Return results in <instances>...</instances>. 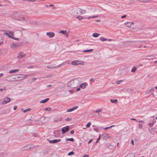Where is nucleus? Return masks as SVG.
Segmentation results:
<instances>
[{"label": "nucleus", "instance_id": "nucleus-1", "mask_svg": "<svg viewBox=\"0 0 157 157\" xmlns=\"http://www.w3.org/2000/svg\"><path fill=\"white\" fill-rule=\"evenodd\" d=\"M11 17L13 19L18 21H27L28 20V18H25L24 17H22L21 18L19 17V14L17 13H15L12 14V15L11 16Z\"/></svg>", "mask_w": 157, "mask_h": 157}, {"label": "nucleus", "instance_id": "nucleus-2", "mask_svg": "<svg viewBox=\"0 0 157 157\" xmlns=\"http://www.w3.org/2000/svg\"><path fill=\"white\" fill-rule=\"evenodd\" d=\"M4 34L6 35L8 37L11 38L12 36L14 35V33L12 31H8L7 32L4 33Z\"/></svg>", "mask_w": 157, "mask_h": 157}, {"label": "nucleus", "instance_id": "nucleus-3", "mask_svg": "<svg viewBox=\"0 0 157 157\" xmlns=\"http://www.w3.org/2000/svg\"><path fill=\"white\" fill-rule=\"evenodd\" d=\"M10 101V98L6 97L2 101V104H5L9 102Z\"/></svg>", "mask_w": 157, "mask_h": 157}, {"label": "nucleus", "instance_id": "nucleus-4", "mask_svg": "<svg viewBox=\"0 0 157 157\" xmlns=\"http://www.w3.org/2000/svg\"><path fill=\"white\" fill-rule=\"evenodd\" d=\"M81 63H84L83 62H82L80 61H77V60H75L72 61L71 64L72 65H77L79 64H83Z\"/></svg>", "mask_w": 157, "mask_h": 157}, {"label": "nucleus", "instance_id": "nucleus-5", "mask_svg": "<svg viewBox=\"0 0 157 157\" xmlns=\"http://www.w3.org/2000/svg\"><path fill=\"white\" fill-rule=\"evenodd\" d=\"M69 130V127L67 126L63 127L62 129V132L63 134H64Z\"/></svg>", "mask_w": 157, "mask_h": 157}, {"label": "nucleus", "instance_id": "nucleus-6", "mask_svg": "<svg viewBox=\"0 0 157 157\" xmlns=\"http://www.w3.org/2000/svg\"><path fill=\"white\" fill-rule=\"evenodd\" d=\"M26 55L22 52H20L18 53V56H17V58L18 59L22 58L25 57Z\"/></svg>", "mask_w": 157, "mask_h": 157}, {"label": "nucleus", "instance_id": "nucleus-7", "mask_svg": "<svg viewBox=\"0 0 157 157\" xmlns=\"http://www.w3.org/2000/svg\"><path fill=\"white\" fill-rule=\"evenodd\" d=\"M101 137L103 139L106 140L110 137L109 135L107 133H104L101 135Z\"/></svg>", "mask_w": 157, "mask_h": 157}, {"label": "nucleus", "instance_id": "nucleus-8", "mask_svg": "<svg viewBox=\"0 0 157 157\" xmlns=\"http://www.w3.org/2000/svg\"><path fill=\"white\" fill-rule=\"evenodd\" d=\"M46 35L50 38H52L55 36V34L53 32H47Z\"/></svg>", "mask_w": 157, "mask_h": 157}, {"label": "nucleus", "instance_id": "nucleus-9", "mask_svg": "<svg viewBox=\"0 0 157 157\" xmlns=\"http://www.w3.org/2000/svg\"><path fill=\"white\" fill-rule=\"evenodd\" d=\"M74 11L75 13L77 14H81V9L80 8H76L75 10H74Z\"/></svg>", "mask_w": 157, "mask_h": 157}, {"label": "nucleus", "instance_id": "nucleus-10", "mask_svg": "<svg viewBox=\"0 0 157 157\" xmlns=\"http://www.w3.org/2000/svg\"><path fill=\"white\" fill-rule=\"evenodd\" d=\"M60 139H55L49 141L50 143H55L60 142Z\"/></svg>", "mask_w": 157, "mask_h": 157}, {"label": "nucleus", "instance_id": "nucleus-11", "mask_svg": "<svg viewBox=\"0 0 157 157\" xmlns=\"http://www.w3.org/2000/svg\"><path fill=\"white\" fill-rule=\"evenodd\" d=\"M59 33L63 34L66 36H68V34L67 33L66 30H61L59 32Z\"/></svg>", "mask_w": 157, "mask_h": 157}, {"label": "nucleus", "instance_id": "nucleus-12", "mask_svg": "<svg viewBox=\"0 0 157 157\" xmlns=\"http://www.w3.org/2000/svg\"><path fill=\"white\" fill-rule=\"evenodd\" d=\"M134 23L133 22H127L125 23L124 24L125 25L128 27L129 28H130L131 26Z\"/></svg>", "mask_w": 157, "mask_h": 157}, {"label": "nucleus", "instance_id": "nucleus-13", "mask_svg": "<svg viewBox=\"0 0 157 157\" xmlns=\"http://www.w3.org/2000/svg\"><path fill=\"white\" fill-rule=\"evenodd\" d=\"M11 47L12 48H15L17 47H18V45L17 44L13 43L11 44L10 45Z\"/></svg>", "mask_w": 157, "mask_h": 157}, {"label": "nucleus", "instance_id": "nucleus-14", "mask_svg": "<svg viewBox=\"0 0 157 157\" xmlns=\"http://www.w3.org/2000/svg\"><path fill=\"white\" fill-rule=\"evenodd\" d=\"M22 75V77H21V79H19L20 80H21L23 79H24L25 78H26L28 76H29V75Z\"/></svg>", "mask_w": 157, "mask_h": 157}, {"label": "nucleus", "instance_id": "nucleus-15", "mask_svg": "<svg viewBox=\"0 0 157 157\" xmlns=\"http://www.w3.org/2000/svg\"><path fill=\"white\" fill-rule=\"evenodd\" d=\"M54 121L56 122H57L60 121L62 120V118H61L56 117L54 118Z\"/></svg>", "mask_w": 157, "mask_h": 157}, {"label": "nucleus", "instance_id": "nucleus-16", "mask_svg": "<svg viewBox=\"0 0 157 157\" xmlns=\"http://www.w3.org/2000/svg\"><path fill=\"white\" fill-rule=\"evenodd\" d=\"M19 71V70L18 69L11 70L10 71L9 73H13Z\"/></svg>", "mask_w": 157, "mask_h": 157}, {"label": "nucleus", "instance_id": "nucleus-17", "mask_svg": "<svg viewBox=\"0 0 157 157\" xmlns=\"http://www.w3.org/2000/svg\"><path fill=\"white\" fill-rule=\"evenodd\" d=\"M49 100V98H47L44 100H42L40 101V103H44L46 102L47 101H48Z\"/></svg>", "mask_w": 157, "mask_h": 157}, {"label": "nucleus", "instance_id": "nucleus-18", "mask_svg": "<svg viewBox=\"0 0 157 157\" xmlns=\"http://www.w3.org/2000/svg\"><path fill=\"white\" fill-rule=\"evenodd\" d=\"M86 84V83L85 82L81 83L80 85V87L82 89L85 88Z\"/></svg>", "mask_w": 157, "mask_h": 157}, {"label": "nucleus", "instance_id": "nucleus-19", "mask_svg": "<svg viewBox=\"0 0 157 157\" xmlns=\"http://www.w3.org/2000/svg\"><path fill=\"white\" fill-rule=\"evenodd\" d=\"M134 155L133 153H131L129 154H128L125 157H134Z\"/></svg>", "mask_w": 157, "mask_h": 157}, {"label": "nucleus", "instance_id": "nucleus-20", "mask_svg": "<svg viewBox=\"0 0 157 157\" xmlns=\"http://www.w3.org/2000/svg\"><path fill=\"white\" fill-rule=\"evenodd\" d=\"M154 90V88H152L150 89L149 90H147L146 92V94H149L151 92H152Z\"/></svg>", "mask_w": 157, "mask_h": 157}, {"label": "nucleus", "instance_id": "nucleus-21", "mask_svg": "<svg viewBox=\"0 0 157 157\" xmlns=\"http://www.w3.org/2000/svg\"><path fill=\"white\" fill-rule=\"evenodd\" d=\"M100 35V34H99L98 33H93L92 34V36L94 37H98L99 35Z\"/></svg>", "mask_w": 157, "mask_h": 157}, {"label": "nucleus", "instance_id": "nucleus-22", "mask_svg": "<svg viewBox=\"0 0 157 157\" xmlns=\"http://www.w3.org/2000/svg\"><path fill=\"white\" fill-rule=\"evenodd\" d=\"M47 67L49 68H52V69H55L56 68V67H55V66H53L52 65H49L47 66Z\"/></svg>", "mask_w": 157, "mask_h": 157}, {"label": "nucleus", "instance_id": "nucleus-23", "mask_svg": "<svg viewBox=\"0 0 157 157\" xmlns=\"http://www.w3.org/2000/svg\"><path fill=\"white\" fill-rule=\"evenodd\" d=\"M110 101L111 102L113 103H115V104L117 103V102H118L117 100L116 99H113V100L110 99Z\"/></svg>", "mask_w": 157, "mask_h": 157}, {"label": "nucleus", "instance_id": "nucleus-24", "mask_svg": "<svg viewBox=\"0 0 157 157\" xmlns=\"http://www.w3.org/2000/svg\"><path fill=\"white\" fill-rule=\"evenodd\" d=\"M100 40H101V41H105L108 40V39H107L105 38L102 37H101L100 38Z\"/></svg>", "mask_w": 157, "mask_h": 157}, {"label": "nucleus", "instance_id": "nucleus-25", "mask_svg": "<svg viewBox=\"0 0 157 157\" xmlns=\"http://www.w3.org/2000/svg\"><path fill=\"white\" fill-rule=\"evenodd\" d=\"M93 50V49H90L88 50H85L83 51V52H90L92 51Z\"/></svg>", "mask_w": 157, "mask_h": 157}, {"label": "nucleus", "instance_id": "nucleus-26", "mask_svg": "<svg viewBox=\"0 0 157 157\" xmlns=\"http://www.w3.org/2000/svg\"><path fill=\"white\" fill-rule=\"evenodd\" d=\"M150 0H140V2H141L145 3L147 2Z\"/></svg>", "mask_w": 157, "mask_h": 157}, {"label": "nucleus", "instance_id": "nucleus-27", "mask_svg": "<svg viewBox=\"0 0 157 157\" xmlns=\"http://www.w3.org/2000/svg\"><path fill=\"white\" fill-rule=\"evenodd\" d=\"M31 110V108H28V109H27L24 110L23 111V112L24 113H25L27 111H29Z\"/></svg>", "mask_w": 157, "mask_h": 157}, {"label": "nucleus", "instance_id": "nucleus-28", "mask_svg": "<svg viewBox=\"0 0 157 157\" xmlns=\"http://www.w3.org/2000/svg\"><path fill=\"white\" fill-rule=\"evenodd\" d=\"M2 130L3 131V132H4L3 134H6V133H7L8 131H7V130H6V129H1V131H2Z\"/></svg>", "mask_w": 157, "mask_h": 157}, {"label": "nucleus", "instance_id": "nucleus-29", "mask_svg": "<svg viewBox=\"0 0 157 157\" xmlns=\"http://www.w3.org/2000/svg\"><path fill=\"white\" fill-rule=\"evenodd\" d=\"M136 70V68L135 67H133L132 70L131 71L132 72H135Z\"/></svg>", "mask_w": 157, "mask_h": 157}, {"label": "nucleus", "instance_id": "nucleus-30", "mask_svg": "<svg viewBox=\"0 0 157 157\" xmlns=\"http://www.w3.org/2000/svg\"><path fill=\"white\" fill-rule=\"evenodd\" d=\"M91 123L90 122H89L86 124V127H87V128H89L90 127V125H91Z\"/></svg>", "mask_w": 157, "mask_h": 157}, {"label": "nucleus", "instance_id": "nucleus-31", "mask_svg": "<svg viewBox=\"0 0 157 157\" xmlns=\"http://www.w3.org/2000/svg\"><path fill=\"white\" fill-rule=\"evenodd\" d=\"M98 17V15H97V16H92V17H87V18H87L88 19H89L90 18H95V17Z\"/></svg>", "mask_w": 157, "mask_h": 157}, {"label": "nucleus", "instance_id": "nucleus-32", "mask_svg": "<svg viewBox=\"0 0 157 157\" xmlns=\"http://www.w3.org/2000/svg\"><path fill=\"white\" fill-rule=\"evenodd\" d=\"M32 122V120H29L26 121V123L27 124L31 123Z\"/></svg>", "mask_w": 157, "mask_h": 157}, {"label": "nucleus", "instance_id": "nucleus-33", "mask_svg": "<svg viewBox=\"0 0 157 157\" xmlns=\"http://www.w3.org/2000/svg\"><path fill=\"white\" fill-rule=\"evenodd\" d=\"M74 154V153L73 151H71L70 152L68 153V155H73Z\"/></svg>", "mask_w": 157, "mask_h": 157}, {"label": "nucleus", "instance_id": "nucleus-34", "mask_svg": "<svg viewBox=\"0 0 157 157\" xmlns=\"http://www.w3.org/2000/svg\"><path fill=\"white\" fill-rule=\"evenodd\" d=\"M76 18L78 19L79 20H81L83 18L82 16H77L76 17Z\"/></svg>", "mask_w": 157, "mask_h": 157}, {"label": "nucleus", "instance_id": "nucleus-35", "mask_svg": "<svg viewBox=\"0 0 157 157\" xmlns=\"http://www.w3.org/2000/svg\"><path fill=\"white\" fill-rule=\"evenodd\" d=\"M67 140L68 141H73L74 140V139L73 138H68L67 139Z\"/></svg>", "mask_w": 157, "mask_h": 157}, {"label": "nucleus", "instance_id": "nucleus-36", "mask_svg": "<svg viewBox=\"0 0 157 157\" xmlns=\"http://www.w3.org/2000/svg\"><path fill=\"white\" fill-rule=\"evenodd\" d=\"M44 110L50 111L51 110V109L49 107L46 108H45Z\"/></svg>", "mask_w": 157, "mask_h": 157}, {"label": "nucleus", "instance_id": "nucleus-37", "mask_svg": "<svg viewBox=\"0 0 157 157\" xmlns=\"http://www.w3.org/2000/svg\"><path fill=\"white\" fill-rule=\"evenodd\" d=\"M12 38H11L12 39L14 40H19V39L18 38H15L14 37H13L12 36Z\"/></svg>", "mask_w": 157, "mask_h": 157}, {"label": "nucleus", "instance_id": "nucleus-38", "mask_svg": "<svg viewBox=\"0 0 157 157\" xmlns=\"http://www.w3.org/2000/svg\"><path fill=\"white\" fill-rule=\"evenodd\" d=\"M71 120V118H67V119H65V120L67 121H70Z\"/></svg>", "mask_w": 157, "mask_h": 157}, {"label": "nucleus", "instance_id": "nucleus-39", "mask_svg": "<svg viewBox=\"0 0 157 157\" xmlns=\"http://www.w3.org/2000/svg\"><path fill=\"white\" fill-rule=\"evenodd\" d=\"M73 111V110H72V109L71 108V109H68L67 110V111L68 112H71Z\"/></svg>", "mask_w": 157, "mask_h": 157}, {"label": "nucleus", "instance_id": "nucleus-40", "mask_svg": "<svg viewBox=\"0 0 157 157\" xmlns=\"http://www.w3.org/2000/svg\"><path fill=\"white\" fill-rule=\"evenodd\" d=\"M93 129L95 131L97 132L99 131V129L98 128H94Z\"/></svg>", "mask_w": 157, "mask_h": 157}, {"label": "nucleus", "instance_id": "nucleus-41", "mask_svg": "<svg viewBox=\"0 0 157 157\" xmlns=\"http://www.w3.org/2000/svg\"><path fill=\"white\" fill-rule=\"evenodd\" d=\"M26 146L27 147H34V146H33L32 145H31V144H28Z\"/></svg>", "mask_w": 157, "mask_h": 157}, {"label": "nucleus", "instance_id": "nucleus-42", "mask_svg": "<svg viewBox=\"0 0 157 157\" xmlns=\"http://www.w3.org/2000/svg\"><path fill=\"white\" fill-rule=\"evenodd\" d=\"M6 89V87H4L2 89H0V91H2L3 90H5Z\"/></svg>", "mask_w": 157, "mask_h": 157}, {"label": "nucleus", "instance_id": "nucleus-43", "mask_svg": "<svg viewBox=\"0 0 157 157\" xmlns=\"http://www.w3.org/2000/svg\"><path fill=\"white\" fill-rule=\"evenodd\" d=\"M81 14H82V13H86V11L84 10H83L81 9Z\"/></svg>", "mask_w": 157, "mask_h": 157}, {"label": "nucleus", "instance_id": "nucleus-44", "mask_svg": "<svg viewBox=\"0 0 157 157\" xmlns=\"http://www.w3.org/2000/svg\"><path fill=\"white\" fill-rule=\"evenodd\" d=\"M78 108V106H75L74 107H73L72 109V110H75V109H77Z\"/></svg>", "mask_w": 157, "mask_h": 157}, {"label": "nucleus", "instance_id": "nucleus-45", "mask_svg": "<svg viewBox=\"0 0 157 157\" xmlns=\"http://www.w3.org/2000/svg\"><path fill=\"white\" fill-rule=\"evenodd\" d=\"M153 124H153V123H152V122H151L149 124V126L150 127H151L153 126Z\"/></svg>", "mask_w": 157, "mask_h": 157}, {"label": "nucleus", "instance_id": "nucleus-46", "mask_svg": "<svg viewBox=\"0 0 157 157\" xmlns=\"http://www.w3.org/2000/svg\"><path fill=\"white\" fill-rule=\"evenodd\" d=\"M101 109H100L99 110H96L95 111V112L96 113H98L99 112H101Z\"/></svg>", "mask_w": 157, "mask_h": 157}, {"label": "nucleus", "instance_id": "nucleus-47", "mask_svg": "<svg viewBox=\"0 0 157 157\" xmlns=\"http://www.w3.org/2000/svg\"><path fill=\"white\" fill-rule=\"evenodd\" d=\"M111 128V127L110 126V127H106V128H104V129L105 130H106L108 129H109V128Z\"/></svg>", "mask_w": 157, "mask_h": 157}, {"label": "nucleus", "instance_id": "nucleus-48", "mask_svg": "<svg viewBox=\"0 0 157 157\" xmlns=\"http://www.w3.org/2000/svg\"><path fill=\"white\" fill-rule=\"evenodd\" d=\"M63 63L61 64H60L56 66H55V67H56V68H57L59 67H60V66H63Z\"/></svg>", "mask_w": 157, "mask_h": 157}, {"label": "nucleus", "instance_id": "nucleus-49", "mask_svg": "<svg viewBox=\"0 0 157 157\" xmlns=\"http://www.w3.org/2000/svg\"><path fill=\"white\" fill-rule=\"evenodd\" d=\"M37 78H33L32 79V82H34L35 81H36Z\"/></svg>", "mask_w": 157, "mask_h": 157}, {"label": "nucleus", "instance_id": "nucleus-50", "mask_svg": "<svg viewBox=\"0 0 157 157\" xmlns=\"http://www.w3.org/2000/svg\"><path fill=\"white\" fill-rule=\"evenodd\" d=\"M122 82V81H117V82H116V83L117 84H119L121 83V82Z\"/></svg>", "mask_w": 157, "mask_h": 157}, {"label": "nucleus", "instance_id": "nucleus-51", "mask_svg": "<svg viewBox=\"0 0 157 157\" xmlns=\"http://www.w3.org/2000/svg\"><path fill=\"white\" fill-rule=\"evenodd\" d=\"M17 108V106H15L14 107H13V109L14 110H16Z\"/></svg>", "mask_w": 157, "mask_h": 157}, {"label": "nucleus", "instance_id": "nucleus-52", "mask_svg": "<svg viewBox=\"0 0 157 157\" xmlns=\"http://www.w3.org/2000/svg\"><path fill=\"white\" fill-rule=\"evenodd\" d=\"M142 127V125L140 124H139V128H141Z\"/></svg>", "mask_w": 157, "mask_h": 157}, {"label": "nucleus", "instance_id": "nucleus-53", "mask_svg": "<svg viewBox=\"0 0 157 157\" xmlns=\"http://www.w3.org/2000/svg\"><path fill=\"white\" fill-rule=\"evenodd\" d=\"M22 75H21L20 76H18L17 77V78H18V80H19L20 79H21V77H22Z\"/></svg>", "mask_w": 157, "mask_h": 157}, {"label": "nucleus", "instance_id": "nucleus-54", "mask_svg": "<svg viewBox=\"0 0 157 157\" xmlns=\"http://www.w3.org/2000/svg\"><path fill=\"white\" fill-rule=\"evenodd\" d=\"M74 133V131L73 130H71L70 132V133L71 134H73Z\"/></svg>", "mask_w": 157, "mask_h": 157}, {"label": "nucleus", "instance_id": "nucleus-55", "mask_svg": "<svg viewBox=\"0 0 157 157\" xmlns=\"http://www.w3.org/2000/svg\"><path fill=\"white\" fill-rule=\"evenodd\" d=\"M126 17V15H123V16H121V18H124L125 17Z\"/></svg>", "mask_w": 157, "mask_h": 157}, {"label": "nucleus", "instance_id": "nucleus-56", "mask_svg": "<svg viewBox=\"0 0 157 157\" xmlns=\"http://www.w3.org/2000/svg\"><path fill=\"white\" fill-rule=\"evenodd\" d=\"M131 144H132V145H134V140H131Z\"/></svg>", "mask_w": 157, "mask_h": 157}, {"label": "nucleus", "instance_id": "nucleus-57", "mask_svg": "<svg viewBox=\"0 0 157 157\" xmlns=\"http://www.w3.org/2000/svg\"><path fill=\"white\" fill-rule=\"evenodd\" d=\"M139 122H141V123H144V121H143V120H141V121H139Z\"/></svg>", "mask_w": 157, "mask_h": 157}, {"label": "nucleus", "instance_id": "nucleus-58", "mask_svg": "<svg viewBox=\"0 0 157 157\" xmlns=\"http://www.w3.org/2000/svg\"><path fill=\"white\" fill-rule=\"evenodd\" d=\"M80 90V88H78L76 90V92H77L79 90Z\"/></svg>", "mask_w": 157, "mask_h": 157}, {"label": "nucleus", "instance_id": "nucleus-59", "mask_svg": "<svg viewBox=\"0 0 157 157\" xmlns=\"http://www.w3.org/2000/svg\"><path fill=\"white\" fill-rule=\"evenodd\" d=\"M92 141V139H90L88 142V144H89L90 143H91V141Z\"/></svg>", "mask_w": 157, "mask_h": 157}, {"label": "nucleus", "instance_id": "nucleus-60", "mask_svg": "<svg viewBox=\"0 0 157 157\" xmlns=\"http://www.w3.org/2000/svg\"><path fill=\"white\" fill-rule=\"evenodd\" d=\"M88 156H89L88 155H84L82 156V157H88Z\"/></svg>", "mask_w": 157, "mask_h": 157}, {"label": "nucleus", "instance_id": "nucleus-61", "mask_svg": "<svg viewBox=\"0 0 157 157\" xmlns=\"http://www.w3.org/2000/svg\"><path fill=\"white\" fill-rule=\"evenodd\" d=\"M155 122H156V121H155V120L154 119L152 121V123H153V124H154V123H155Z\"/></svg>", "mask_w": 157, "mask_h": 157}, {"label": "nucleus", "instance_id": "nucleus-62", "mask_svg": "<svg viewBox=\"0 0 157 157\" xmlns=\"http://www.w3.org/2000/svg\"><path fill=\"white\" fill-rule=\"evenodd\" d=\"M150 76H151V74H148L147 76V77H148V78H150Z\"/></svg>", "mask_w": 157, "mask_h": 157}, {"label": "nucleus", "instance_id": "nucleus-63", "mask_svg": "<svg viewBox=\"0 0 157 157\" xmlns=\"http://www.w3.org/2000/svg\"><path fill=\"white\" fill-rule=\"evenodd\" d=\"M3 74L2 73L0 74V77H2L3 76Z\"/></svg>", "mask_w": 157, "mask_h": 157}, {"label": "nucleus", "instance_id": "nucleus-64", "mask_svg": "<svg viewBox=\"0 0 157 157\" xmlns=\"http://www.w3.org/2000/svg\"><path fill=\"white\" fill-rule=\"evenodd\" d=\"M101 135H99V137L98 138V140H97L98 141L100 139V137H101Z\"/></svg>", "mask_w": 157, "mask_h": 157}]
</instances>
